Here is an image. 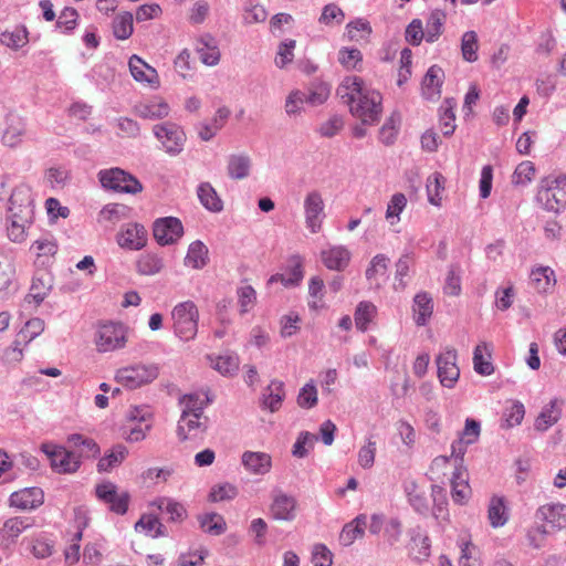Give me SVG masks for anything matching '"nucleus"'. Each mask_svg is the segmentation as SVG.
Returning a JSON list of instances; mask_svg holds the SVG:
<instances>
[{
    "label": "nucleus",
    "instance_id": "1",
    "mask_svg": "<svg viewBox=\"0 0 566 566\" xmlns=\"http://www.w3.org/2000/svg\"><path fill=\"white\" fill-rule=\"evenodd\" d=\"M337 96L347 105L353 116L359 118L364 125H374L379 122L382 112V96L365 85L363 78L345 76L337 87Z\"/></svg>",
    "mask_w": 566,
    "mask_h": 566
},
{
    "label": "nucleus",
    "instance_id": "2",
    "mask_svg": "<svg viewBox=\"0 0 566 566\" xmlns=\"http://www.w3.org/2000/svg\"><path fill=\"white\" fill-rule=\"evenodd\" d=\"M536 200L547 211L560 213L566 209V176L542 179Z\"/></svg>",
    "mask_w": 566,
    "mask_h": 566
},
{
    "label": "nucleus",
    "instance_id": "3",
    "mask_svg": "<svg viewBox=\"0 0 566 566\" xmlns=\"http://www.w3.org/2000/svg\"><path fill=\"white\" fill-rule=\"evenodd\" d=\"M176 336L182 340L192 339L198 332L199 311L192 301L178 303L172 312Z\"/></svg>",
    "mask_w": 566,
    "mask_h": 566
},
{
    "label": "nucleus",
    "instance_id": "4",
    "mask_svg": "<svg viewBox=\"0 0 566 566\" xmlns=\"http://www.w3.org/2000/svg\"><path fill=\"white\" fill-rule=\"evenodd\" d=\"M98 180L103 188L124 193H138L143 190L140 181L132 174L115 167L98 171Z\"/></svg>",
    "mask_w": 566,
    "mask_h": 566
},
{
    "label": "nucleus",
    "instance_id": "5",
    "mask_svg": "<svg viewBox=\"0 0 566 566\" xmlns=\"http://www.w3.org/2000/svg\"><path fill=\"white\" fill-rule=\"evenodd\" d=\"M41 450L50 461L52 470L59 474H72L81 468V461L71 449L54 443H43Z\"/></svg>",
    "mask_w": 566,
    "mask_h": 566
},
{
    "label": "nucleus",
    "instance_id": "6",
    "mask_svg": "<svg viewBox=\"0 0 566 566\" xmlns=\"http://www.w3.org/2000/svg\"><path fill=\"white\" fill-rule=\"evenodd\" d=\"M158 375L159 368L156 364H136L118 369L115 378L120 385L136 389L151 382Z\"/></svg>",
    "mask_w": 566,
    "mask_h": 566
},
{
    "label": "nucleus",
    "instance_id": "7",
    "mask_svg": "<svg viewBox=\"0 0 566 566\" xmlns=\"http://www.w3.org/2000/svg\"><path fill=\"white\" fill-rule=\"evenodd\" d=\"M95 344L102 353L123 348L126 344L125 326L113 322L102 324L96 331Z\"/></svg>",
    "mask_w": 566,
    "mask_h": 566
},
{
    "label": "nucleus",
    "instance_id": "8",
    "mask_svg": "<svg viewBox=\"0 0 566 566\" xmlns=\"http://www.w3.org/2000/svg\"><path fill=\"white\" fill-rule=\"evenodd\" d=\"M155 137L163 143L166 151L172 156L184 149L186 135L181 127L172 122L157 124L153 128Z\"/></svg>",
    "mask_w": 566,
    "mask_h": 566
},
{
    "label": "nucleus",
    "instance_id": "9",
    "mask_svg": "<svg viewBox=\"0 0 566 566\" xmlns=\"http://www.w3.org/2000/svg\"><path fill=\"white\" fill-rule=\"evenodd\" d=\"M153 234L160 245L176 243L184 234L181 221L175 217L159 218L154 222Z\"/></svg>",
    "mask_w": 566,
    "mask_h": 566
},
{
    "label": "nucleus",
    "instance_id": "10",
    "mask_svg": "<svg viewBox=\"0 0 566 566\" xmlns=\"http://www.w3.org/2000/svg\"><path fill=\"white\" fill-rule=\"evenodd\" d=\"M440 384L447 388H453L460 376L457 365V350L453 348L441 353L436 359Z\"/></svg>",
    "mask_w": 566,
    "mask_h": 566
},
{
    "label": "nucleus",
    "instance_id": "11",
    "mask_svg": "<svg viewBox=\"0 0 566 566\" xmlns=\"http://www.w3.org/2000/svg\"><path fill=\"white\" fill-rule=\"evenodd\" d=\"M32 195L29 187H15L9 198V212L22 221H30L33 214Z\"/></svg>",
    "mask_w": 566,
    "mask_h": 566
},
{
    "label": "nucleus",
    "instance_id": "12",
    "mask_svg": "<svg viewBox=\"0 0 566 566\" xmlns=\"http://www.w3.org/2000/svg\"><path fill=\"white\" fill-rule=\"evenodd\" d=\"M95 493L98 500L106 503L112 512L120 515L127 512L129 495L126 492L118 493L114 483L104 482L98 484Z\"/></svg>",
    "mask_w": 566,
    "mask_h": 566
},
{
    "label": "nucleus",
    "instance_id": "13",
    "mask_svg": "<svg viewBox=\"0 0 566 566\" xmlns=\"http://www.w3.org/2000/svg\"><path fill=\"white\" fill-rule=\"evenodd\" d=\"M116 242L123 249L142 250L147 244V231L140 223H128L116 234Z\"/></svg>",
    "mask_w": 566,
    "mask_h": 566
},
{
    "label": "nucleus",
    "instance_id": "14",
    "mask_svg": "<svg viewBox=\"0 0 566 566\" xmlns=\"http://www.w3.org/2000/svg\"><path fill=\"white\" fill-rule=\"evenodd\" d=\"M324 207L322 195L318 191L313 190L306 195L304 200L305 220L312 233H316L321 229L325 217Z\"/></svg>",
    "mask_w": 566,
    "mask_h": 566
},
{
    "label": "nucleus",
    "instance_id": "15",
    "mask_svg": "<svg viewBox=\"0 0 566 566\" xmlns=\"http://www.w3.org/2000/svg\"><path fill=\"white\" fill-rule=\"evenodd\" d=\"M303 264L304 260L300 254H293L286 260L285 264V273H276L272 275L269 279V284L280 282L285 287H292L297 286L303 277H304V271H303Z\"/></svg>",
    "mask_w": 566,
    "mask_h": 566
},
{
    "label": "nucleus",
    "instance_id": "16",
    "mask_svg": "<svg viewBox=\"0 0 566 566\" xmlns=\"http://www.w3.org/2000/svg\"><path fill=\"white\" fill-rule=\"evenodd\" d=\"M209 402V398H207L206 401H202L197 395H185L181 398L180 403L184 405V409L177 426V436L180 441H186L188 439L185 433V426L182 422L189 417L203 416V410Z\"/></svg>",
    "mask_w": 566,
    "mask_h": 566
},
{
    "label": "nucleus",
    "instance_id": "17",
    "mask_svg": "<svg viewBox=\"0 0 566 566\" xmlns=\"http://www.w3.org/2000/svg\"><path fill=\"white\" fill-rule=\"evenodd\" d=\"M296 500L294 496L283 493L282 491L275 492L270 506V513L274 520L279 521H293L296 516Z\"/></svg>",
    "mask_w": 566,
    "mask_h": 566
},
{
    "label": "nucleus",
    "instance_id": "18",
    "mask_svg": "<svg viewBox=\"0 0 566 566\" xmlns=\"http://www.w3.org/2000/svg\"><path fill=\"white\" fill-rule=\"evenodd\" d=\"M481 431V424L478 420L468 418L465 420L464 429L462 430L458 440L453 441L451 444L452 457L455 460H463V455L465 453L467 446L474 443Z\"/></svg>",
    "mask_w": 566,
    "mask_h": 566
},
{
    "label": "nucleus",
    "instance_id": "19",
    "mask_svg": "<svg viewBox=\"0 0 566 566\" xmlns=\"http://www.w3.org/2000/svg\"><path fill=\"white\" fill-rule=\"evenodd\" d=\"M42 489L33 486L15 491L10 495V505L20 510H35L43 504Z\"/></svg>",
    "mask_w": 566,
    "mask_h": 566
},
{
    "label": "nucleus",
    "instance_id": "20",
    "mask_svg": "<svg viewBox=\"0 0 566 566\" xmlns=\"http://www.w3.org/2000/svg\"><path fill=\"white\" fill-rule=\"evenodd\" d=\"M536 520L546 522L555 530L566 527V505L562 503H548L539 506L535 513Z\"/></svg>",
    "mask_w": 566,
    "mask_h": 566
},
{
    "label": "nucleus",
    "instance_id": "21",
    "mask_svg": "<svg viewBox=\"0 0 566 566\" xmlns=\"http://www.w3.org/2000/svg\"><path fill=\"white\" fill-rule=\"evenodd\" d=\"M67 443L70 444L71 451H74L78 460L96 458L99 452V446L97 442L88 437L81 433H72L67 437Z\"/></svg>",
    "mask_w": 566,
    "mask_h": 566
},
{
    "label": "nucleus",
    "instance_id": "22",
    "mask_svg": "<svg viewBox=\"0 0 566 566\" xmlns=\"http://www.w3.org/2000/svg\"><path fill=\"white\" fill-rule=\"evenodd\" d=\"M443 77L444 72L440 66L432 65L428 69L421 83L422 95L424 98L436 101L440 97Z\"/></svg>",
    "mask_w": 566,
    "mask_h": 566
},
{
    "label": "nucleus",
    "instance_id": "23",
    "mask_svg": "<svg viewBox=\"0 0 566 566\" xmlns=\"http://www.w3.org/2000/svg\"><path fill=\"white\" fill-rule=\"evenodd\" d=\"M241 463L249 473L264 475L271 470L272 459L265 452L245 451L241 457Z\"/></svg>",
    "mask_w": 566,
    "mask_h": 566
},
{
    "label": "nucleus",
    "instance_id": "24",
    "mask_svg": "<svg viewBox=\"0 0 566 566\" xmlns=\"http://www.w3.org/2000/svg\"><path fill=\"white\" fill-rule=\"evenodd\" d=\"M54 284V277L51 272L40 270L34 273L30 287L29 297H32L36 305L41 304L49 295Z\"/></svg>",
    "mask_w": 566,
    "mask_h": 566
},
{
    "label": "nucleus",
    "instance_id": "25",
    "mask_svg": "<svg viewBox=\"0 0 566 566\" xmlns=\"http://www.w3.org/2000/svg\"><path fill=\"white\" fill-rule=\"evenodd\" d=\"M128 66L135 81L147 83L150 86L159 84L157 71L138 55L134 54L130 56Z\"/></svg>",
    "mask_w": 566,
    "mask_h": 566
},
{
    "label": "nucleus",
    "instance_id": "26",
    "mask_svg": "<svg viewBox=\"0 0 566 566\" xmlns=\"http://www.w3.org/2000/svg\"><path fill=\"white\" fill-rule=\"evenodd\" d=\"M35 520L29 516H15L8 518L0 528V539L13 542L25 530L32 527Z\"/></svg>",
    "mask_w": 566,
    "mask_h": 566
},
{
    "label": "nucleus",
    "instance_id": "27",
    "mask_svg": "<svg viewBox=\"0 0 566 566\" xmlns=\"http://www.w3.org/2000/svg\"><path fill=\"white\" fill-rule=\"evenodd\" d=\"M44 331V321L39 317H33L29 319L24 326L20 329L14 340L13 352L18 354L19 357L22 356V349L20 348L21 344H29L36 336H39Z\"/></svg>",
    "mask_w": 566,
    "mask_h": 566
},
{
    "label": "nucleus",
    "instance_id": "28",
    "mask_svg": "<svg viewBox=\"0 0 566 566\" xmlns=\"http://www.w3.org/2000/svg\"><path fill=\"white\" fill-rule=\"evenodd\" d=\"M197 196L208 211L219 213L223 210V201L210 182H200L197 187Z\"/></svg>",
    "mask_w": 566,
    "mask_h": 566
},
{
    "label": "nucleus",
    "instance_id": "29",
    "mask_svg": "<svg viewBox=\"0 0 566 566\" xmlns=\"http://www.w3.org/2000/svg\"><path fill=\"white\" fill-rule=\"evenodd\" d=\"M322 261L329 270L343 271L350 261V252L343 245L322 251Z\"/></svg>",
    "mask_w": 566,
    "mask_h": 566
},
{
    "label": "nucleus",
    "instance_id": "30",
    "mask_svg": "<svg viewBox=\"0 0 566 566\" xmlns=\"http://www.w3.org/2000/svg\"><path fill=\"white\" fill-rule=\"evenodd\" d=\"M251 158L247 154H232L228 157V176L234 180H242L249 177L251 170Z\"/></svg>",
    "mask_w": 566,
    "mask_h": 566
},
{
    "label": "nucleus",
    "instance_id": "31",
    "mask_svg": "<svg viewBox=\"0 0 566 566\" xmlns=\"http://www.w3.org/2000/svg\"><path fill=\"white\" fill-rule=\"evenodd\" d=\"M367 526V516L366 514L357 515L353 521L345 524L340 534L339 542L344 546L352 545L356 538L363 537L365 534V528Z\"/></svg>",
    "mask_w": 566,
    "mask_h": 566
},
{
    "label": "nucleus",
    "instance_id": "32",
    "mask_svg": "<svg viewBox=\"0 0 566 566\" xmlns=\"http://www.w3.org/2000/svg\"><path fill=\"white\" fill-rule=\"evenodd\" d=\"M560 416V405L557 399H553L543 407L542 411L535 420L534 427L537 431L544 432L553 424H555L559 420Z\"/></svg>",
    "mask_w": 566,
    "mask_h": 566
},
{
    "label": "nucleus",
    "instance_id": "33",
    "mask_svg": "<svg viewBox=\"0 0 566 566\" xmlns=\"http://www.w3.org/2000/svg\"><path fill=\"white\" fill-rule=\"evenodd\" d=\"M415 322L424 326L433 313V300L427 292H420L413 297Z\"/></svg>",
    "mask_w": 566,
    "mask_h": 566
},
{
    "label": "nucleus",
    "instance_id": "34",
    "mask_svg": "<svg viewBox=\"0 0 566 566\" xmlns=\"http://www.w3.org/2000/svg\"><path fill=\"white\" fill-rule=\"evenodd\" d=\"M208 248L200 240L190 243L186 258L185 265L200 270L205 268L209 261Z\"/></svg>",
    "mask_w": 566,
    "mask_h": 566
},
{
    "label": "nucleus",
    "instance_id": "35",
    "mask_svg": "<svg viewBox=\"0 0 566 566\" xmlns=\"http://www.w3.org/2000/svg\"><path fill=\"white\" fill-rule=\"evenodd\" d=\"M134 111L144 119L155 120L166 117L169 114V106L166 102L151 101L136 105Z\"/></svg>",
    "mask_w": 566,
    "mask_h": 566
},
{
    "label": "nucleus",
    "instance_id": "36",
    "mask_svg": "<svg viewBox=\"0 0 566 566\" xmlns=\"http://www.w3.org/2000/svg\"><path fill=\"white\" fill-rule=\"evenodd\" d=\"M128 454V450L123 444L114 446L108 452L104 454L98 460L97 471L98 472H109L114 468L118 467Z\"/></svg>",
    "mask_w": 566,
    "mask_h": 566
},
{
    "label": "nucleus",
    "instance_id": "37",
    "mask_svg": "<svg viewBox=\"0 0 566 566\" xmlns=\"http://www.w3.org/2000/svg\"><path fill=\"white\" fill-rule=\"evenodd\" d=\"M530 279L538 293H546L556 283L555 273L549 266H539L532 270Z\"/></svg>",
    "mask_w": 566,
    "mask_h": 566
},
{
    "label": "nucleus",
    "instance_id": "38",
    "mask_svg": "<svg viewBox=\"0 0 566 566\" xmlns=\"http://www.w3.org/2000/svg\"><path fill=\"white\" fill-rule=\"evenodd\" d=\"M164 268L163 259L154 252L140 254L136 261V271L140 275H155Z\"/></svg>",
    "mask_w": 566,
    "mask_h": 566
},
{
    "label": "nucleus",
    "instance_id": "39",
    "mask_svg": "<svg viewBox=\"0 0 566 566\" xmlns=\"http://www.w3.org/2000/svg\"><path fill=\"white\" fill-rule=\"evenodd\" d=\"M200 527L203 532L218 536L226 532L227 524L222 515L211 512L198 517Z\"/></svg>",
    "mask_w": 566,
    "mask_h": 566
},
{
    "label": "nucleus",
    "instance_id": "40",
    "mask_svg": "<svg viewBox=\"0 0 566 566\" xmlns=\"http://www.w3.org/2000/svg\"><path fill=\"white\" fill-rule=\"evenodd\" d=\"M230 115V111L227 107H220L217 111L216 116L212 118L211 123H205L201 125L199 130V136L202 140H210L218 130H220Z\"/></svg>",
    "mask_w": 566,
    "mask_h": 566
},
{
    "label": "nucleus",
    "instance_id": "41",
    "mask_svg": "<svg viewBox=\"0 0 566 566\" xmlns=\"http://www.w3.org/2000/svg\"><path fill=\"white\" fill-rule=\"evenodd\" d=\"M212 367L223 376H233L239 369V357L235 354L226 353L223 355L208 356Z\"/></svg>",
    "mask_w": 566,
    "mask_h": 566
},
{
    "label": "nucleus",
    "instance_id": "42",
    "mask_svg": "<svg viewBox=\"0 0 566 566\" xmlns=\"http://www.w3.org/2000/svg\"><path fill=\"white\" fill-rule=\"evenodd\" d=\"M377 308L371 302L363 301L356 306L354 318L357 329L366 332L376 316Z\"/></svg>",
    "mask_w": 566,
    "mask_h": 566
},
{
    "label": "nucleus",
    "instance_id": "43",
    "mask_svg": "<svg viewBox=\"0 0 566 566\" xmlns=\"http://www.w3.org/2000/svg\"><path fill=\"white\" fill-rule=\"evenodd\" d=\"M455 102L452 98H446L440 108V125L444 136H451L455 129Z\"/></svg>",
    "mask_w": 566,
    "mask_h": 566
},
{
    "label": "nucleus",
    "instance_id": "44",
    "mask_svg": "<svg viewBox=\"0 0 566 566\" xmlns=\"http://www.w3.org/2000/svg\"><path fill=\"white\" fill-rule=\"evenodd\" d=\"M444 20L446 14L441 10H434L430 13L424 29L427 42L433 43L439 39L442 33Z\"/></svg>",
    "mask_w": 566,
    "mask_h": 566
},
{
    "label": "nucleus",
    "instance_id": "45",
    "mask_svg": "<svg viewBox=\"0 0 566 566\" xmlns=\"http://www.w3.org/2000/svg\"><path fill=\"white\" fill-rule=\"evenodd\" d=\"M157 509L168 515L169 520L172 522H181L186 516V509L182 504L175 502L169 499H158L153 503Z\"/></svg>",
    "mask_w": 566,
    "mask_h": 566
},
{
    "label": "nucleus",
    "instance_id": "46",
    "mask_svg": "<svg viewBox=\"0 0 566 566\" xmlns=\"http://www.w3.org/2000/svg\"><path fill=\"white\" fill-rule=\"evenodd\" d=\"M137 532H144L150 534L155 531L153 537H159L166 535V527L159 522L158 517L151 514L143 515L135 524Z\"/></svg>",
    "mask_w": 566,
    "mask_h": 566
},
{
    "label": "nucleus",
    "instance_id": "47",
    "mask_svg": "<svg viewBox=\"0 0 566 566\" xmlns=\"http://www.w3.org/2000/svg\"><path fill=\"white\" fill-rule=\"evenodd\" d=\"M134 31L133 27V14L129 12H123L118 14L113 22V33L118 40L128 39Z\"/></svg>",
    "mask_w": 566,
    "mask_h": 566
},
{
    "label": "nucleus",
    "instance_id": "48",
    "mask_svg": "<svg viewBox=\"0 0 566 566\" xmlns=\"http://www.w3.org/2000/svg\"><path fill=\"white\" fill-rule=\"evenodd\" d=\"M25 132V126L20 118L10 117L8 127L6 128L2 140L9 147H14L20 142L21 136Z\"/></svg>",
    "mask_w": 566,
    "mask_h": 566
},
{
    "label": "nucleus",
    "instance_id": "49",
    "mask_svg": "<svg viewBox=\"0 0 566 566\" xmlns=\"http://www.w3.org/2000/svg\"><path fill=\"white\" fill-rule=\"evenodd\" d=\"M489 520L493 527L503 526L507 522V513L503 497H493L489 505Z\"/></svg>",
    "mask_w": 566,
    "mask_h": 566
},
{
    "label": "nucleus",
    "instance_id": "50",
    "mask_svg": "<svg viewBox=\"0 0 566 566\" xmlns=\"http://www.w3.org/2000/svg\"><path fill=\"white\" fill-rule=\"evenodd\" d=\"M413 260V253L411 251H406L396 262V272L395 279L398 282L395 284L396 290H403L407 286L405 282V277L409 274L410 265Z\"/></svg>",
    "mask_w": 566,
    "mask_h": 566
},
{
    "label": "nucleus",
    "instance_id": "51",
    "mask_svg": "<svg viewBox=\"0 0 566 566\" xmlns=\"http://www.w3.org/2000/svg\"><path fill=\"white\" fill-rule=\"evenodd\" d=\"M269 395L265 396L263 403L272 412L276 411L282 403L284 397V384L279 380H273L268 387Z\"/></svg>",
    "mask_w": 566,
    "mask_h": 566
},
{
    "label": "nucleus",
    "instance_id": "52",
    "mask_svg": "<svg viewBox=\"0 0 566 566\" xmlns=\"http://www.w3.org/2000/svg\"><path fill=\"white\" fill-rule=\"evenodd\" d=\"M400 115L392 113L389 118L386 119L379 132V138L385 145H391L396 140L398 127L400 125Z\"/></svg>",
    "mask_w": 566,
    "mask_h": 566
},
{
    "label": "nucleus",
    "instance_id": "53",
    "mask_svg": "<svg viewBox=\"0 0 566 566\" xmlns=\"http://www.w3.org/2000/svg\"><path fill=\"white\" fill-rule=\"evenodd\" d=\"M478 35L474 31H467L461 39L462 56L468 62H475L478 60Z\"/></svg>",
    "mask_w": 566,
    "mask_h": 566
},
{
    "label": "nucleus",
    "instance_id": "54",
    "mask_svg": "<svg viewBox=\"0 0 566 566\" xmlns=\"http://www.w3.org/2000/svg\"><path fill=\"white\" fill-rule=\"evenodd\" d=\"M431 497L433 502L432 513L436 518H444L448 515L447 497L444 489L440 485L433 484L431 486Z\"/></svg>",
    "mask_w": 566,
    "mask_h": 566
},
{
    "label": "nucleus",
    "instance_id": "55",
    "mask_svg": "<svg viewBox=\"0 0 566 566\" xmlns=\"http://www.w3.org/2000/svg\"><path fill=\"white\" fill-rule=\"evenodd\" d=\"M363 61L361 52L356 48H342L338 51V62L346 70H359L358 65Z\"/></svg>",
    "mask_w": 566,
    "mask_h": 566
},
{
    "label": "nucleus",
    "instance_id": "56",
    "mask_svg": "<svg viewBox=\"0 0 566 566\" xmlns=\"http://www.w3.org/2000/svg\"><path fill=\"white\" fill-rule=\"evenodd\" d=\"M444 177L434 172L427 179V193L428 200L431 205L439 206L440 205V191L443 190Z\"/></svg>",
    "mask_w": 566,
    "mask_h": 566
},
{
    "label": "nucleus",
    "instance_id": "57",
    "mask_svg": "<svg viewBox=\"0 0 566 566\" xmlns=\"http://www.w3.org/2000/svg\"><path fill=\"white\" fill-rule=\"evenodd\" d=\"M485 343L476 345L473 352V367L475 373L482 376H490L494 371L493 364L490 359L484 358L482 349H486Z\"/></svg>",
    "mask_w": 566,
    "mask_h": 566
},
{
    "label": "nucleus",
    "instance_id": "58",
    "mask_svg": "<svg viewBox=\"0 0 566 566\" xmlns=\"http://www.w3.org/2000/svg\"><path fill=\"white\" fill-rule=\"evenodd\" d=\"M389 261V258L385 254H376L366 270V279L371 282L376 280L378 275L385 276L387 274Z\"/></svg>",
    "mask_w": 566,
    "mask_h": 566
},
{
    "label": "nucleus",
    "instance_id": "59",
    "mask_svg": "<svg viewBox=\"0 0 566 566\" xmlns=\"http://www.w3.org/2000/svg\"><path fill=\"white\" fill-rule=\"evenodd\" d=\"M344 19V11L337 4L328 3L323 8L318 22L324 25H334L342 24Z\"/></svg>",
    "mask_w": 566,
    "mask_h": 566
},
{
    "label": "nucleus",
    "instance_id": "60",
    "mask_svg": "<svg viewBox=\"0 0 566 566\" xmlns=\"http://www.w3.org/2000/svg\"><path fill=\"white\" fill-rule=\"evenodd\" d=\"M329 92V86L326 83H319L310 88L308 92H304L305 103L312 106L322 105L327 101Z\"/></svg>",
    "mask_w": 566,
    "mask_h": 566
},
{
    "label": "nucleus",
    "instance_id": "61",
    "mask_svg": "<svg viewBox=\"0 0 566 566\" xmlns=\"http://www.w3.org/2000/svg\"><path fill=\"white\" fill-rule=\"evenodd\" d=\"M129 208L120 203L106 205L99 212V218L104 221L116 223L127 216Z\"/></svg>",
    "mask_w": 566,
    "mask_h": 566
},
{
    "label": "nucleus",
    "instance_id": "62",
    "mask_svg": "<svg viewBox=\"0 0 566 566\" xmlns=\"http://www.w3.org/2000/svg\"><path fill=\"white\" fill-rule=\"evenodd\" d=\"M78 13L72 7H65L59 15L56 28L64 29L66 33L72 32L77 24Z\"/></svg>",
    "mask_w": 566,
    "mask_h": 566
},
{
    "label": "nucleus",
    "instance_id": "63",
    "mask_svg": "<svg viewBox=\"0 0 566 566\" xmlns=\"http://www.w3.org/2000/svg\"><path fill=\"white\" fill-rule=\"evenodd\" d=\"M406 41L416 46L426 39V33L420 19H413L406 29Z\"/></svg>",
    "mask_w": 566,
    "mask_h": 566
},
{
    "label": "nucleus",
    "instance_id": "64",
    "mask_svg": "<svg viewBox=\"0 0 566 566\" xmlns=\"http://www.w3.org/2000/svg\"><path fill=\"white\" fill-rule=\"evenodd\" d=\"M300 407L310 409L317 403V390L313 382L306 384L297 396Z\"/></svg>",
    "mask_w": 566,
    "mask_h": 566
}]
</instances>
